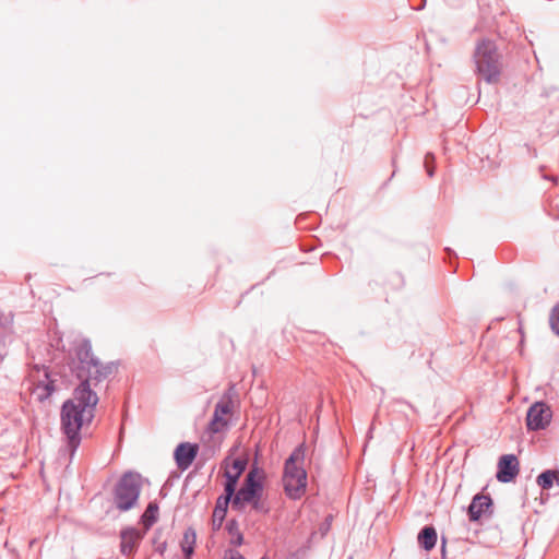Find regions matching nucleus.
I'll use <instances>...</instances> for the list:
<instances>
[{
    "label": "nucleus",
    "mask_w": 559,
    "mask_h": 559,
    "mask_svg": "<svg viewBox=\"0 0 559 559\" xmlns=\"http://www.w3.org/2000/svg\"><path fill=\"white\" fill-rule=\"evenodd\" d=\"M445 544H447V539L444 536L441 537V554H442V557L445 556Z\"/></svg>",
    "instance_id": "nucleus-28"
},
{
    "label": "nucleus",
    "mask_w": 559,
    "mask_h": 559,
    "mask_svg": "<svg viewBox=\"0 0 559 559\" xmlns=\"http://www.w3.org/2000/svg\"><path fill=\"white\" fill-rule=\"evenodd\" d=\"M248 465V461L246 459L237 457L233 461V468L235 469V474L239 477L246 471Z\"/></svg>",
    "instance_id": "nucleus-26"
},
{
    "label": "nucleus",
    "mask_w": 559,
    "mask_h": 559,
    "mask_svg": "<svg viewBox=\"0 0 559 559\" xmlns=\"http://www.w3.org/2000/svg\"><path fill=\"white\" fill-rule=\"evenodd\" d=\"M214 412L221 416H226L233 412V400L229 393H225L216 403Z\"/></svg>",
    "instance_id": "nucleus-23"
},
{
    "label": "nucleus",
    "mask_w": 559,
    "mask_h": 559,
    "mask_svg": "<svg viewBox=\"0 0 559 559\" xmlns=\"http://www.w3.org/2000/svg\"><path fill=\"white\" fill-rule=\"evenodd\" d=\"M537 485L544 489L549 490L556 483L559 486V469H545L536 478Z\"/></svg>",
    "instance_id": "nucleus-19"
},
{
    "label": "nucleus",
    "mask_w": 559,
    "mask_h": 559,
    "mask_svg": "<svg viewBox=\"0 0 559 559\" xmlns=\"http://www.w3.org/2000/svg\"><path fill=\"white\" fill-rule=\"evenodd\" d=\"M98 401L97 393L85 385L76 386L73 390L72 397L66 400L61 405L60 430L64 436L70 461H72L81 444L83 426L90 425L95 417Z\"/></svg>",
    "instance_id": "nucleus-1"
},
{
    "label": "nucleus",
    "mask_w": 559,
    "mask_h": 559,
    "mask_svg": "<svg viewBox=\"0 0 559 559\" xmlns=\"http://www.w3.org/2000/svg\"><path fill=\"white\" fill-rule=\"evenodd\" d=\"M264 479V472L254 463L231 500V509L237 512H242L247 506H251L254 512L267 514L270 507L262 500Z\"/></svg>",
    "instance_id": "nucleus-2"
},
{
    "label": "nucleus",
    "mask_w": 559,
    "mask_h": 559,
    "mask_svg": "<svg viewBox=\"0 0 559 559\" xmlns=\"http://www.w3.org/2000/svg\"><path fill=\"white\" fill-rule=\"evenodd\" d=\"M158 503L156 501H151L144 513L140 518L141 524L144 526V531H148L158 520Z\"/></svg>",
    "instance_id": "nucleus-17"
},
{
    "label": "nucleus",
    "mask_w": 559,
    "mask_h": 559,
    "mask_svg": "<svg viewBox=\"0 0 559 559\" xmlns=\"http://www.w3.org/2000/svg\"><path fill=\"white\" fill-rule=\"evenodd\" d=\"M199 452V444L191 442L179 443L174 451V460L180 471L188 469L195 460Z\"/></svg>",
    "instance_id": "nucleus-11"
},
{
    "label": "nucleus",
    "mask_w": 559,
    "mask_h": 559,
    "mask_svg": "<svg viewBox=\"0 0 559 559\" xmlns=\"http://www.w3.org/2000/svg\"><path fill=\"white\" fill-rule=\"evenodd\" d=\"M549 324L551 331L559 336V302H557L550 310Z\"/></svg>",
    "instance_id": "nucleus-24"
},
{
    "label": "nucleus",
    "mask_w": 559,
    "mask_h": 559,
    "mask_svg": "<svg viewBox=\"0 0 559 559\" xmlns=\"http://www.w3.org/2000/svg\"><path fill=\"white\" fill-rule=\"evenodd\" d=\"M227 533L231 536L230 544L235 547H239L243 544V534L239 530V523L236 519L227 521L225 526Z\"/></svg>",
    "instance_id": "nucleus-21"
},
{
    "label": "nucleus",
    "mask_w": 559,
    "mask_h": 559,
    "mask_svg": "<svg viewBox=\"0 0 559 559\" xmlns=\"http://www.w3.org/2000/svg\"><path fill=\"white\" fill-rule=\"evenodd\" d=\"M306 459L305 443L298 444L285 460L283 486L289 499H300L307 489V472L304 466Z\"/></svg>",
    "instance_id": "nucleus-3"
},
{
    "label": "nucleus",
    "mask_w": 559,
    "mask_h": 559,
    "mask_svg": "<svg viewBox=\"0 0 559 559\" xmlns=\"http://www.w3.org/2000/svg\"><path fill=\"white\" fill-rule=\"evenodd\" d=\"M44 379L37 381L34 393L39 402L48 400L56 391L55 380L51 379V372L48 367L43 366Z\"/></svg>",
    "instance_id": "nucleus-12"
},
{
    "label": "nucleus",
    "mask_w": 559,
    "mask_h": 559,
    "mask_svg": "<svg viewBox=\"0 0 559 559\" xmlns=\"http://www.w3.org/2000/svg\"><path fill=\"white\" fill-rule=\"evenodd\" d=\"M197 543V533L192 527H188L183 533L181 540V550L186 559H191L194 554Z\"/></svg>",
    "instance_id": "nucleus-18"
},
{
    "label": "nucleus",
    "mask_w": 559,
    "mask_h": 559,
    "mask_svg": "<svg viewBox=\"0 0 559 559\" xmlns=\"http://www.w3.org/2000/svg\"><path fill=\"white\" fill-rule=\"evenodd\" d=\"M13 313L0 309V362L7 356L5 338L13 333Z\"/></svg>",
    "instance_id": "nucleus-13"
},
{
    "label": "nucleus",
    "mask_w": 559,
    "mask_h": 559,
    "mask_svg": "<svg viewBox=\"0 0 559 559\" xmlns=\"http://www.w3.org/2000/svg\"><path fill=\"white\" fill-rule=\"evenodd\" d=\"M551 411L547 403L535 402L527 411L526 426L528 430L538 431L545 429L551 420Z\"/></svg>",
    "instance_id": "nucleus-8"
},
{
    "label": "nucleus",
    "mask_w": 559,
    "mask_h": 559,
    "mask_svg": "<svg viewBox=\"0 0 559 559\" xmlns=\"http://www.w3.org/2000/svg\"><path fill=\"white\" fill-rule=\"evenodd\" d=\"M417 540L419 546L426 550L430 551L435 548L437 540H438V534L437 530L432 525H425L418 533Z\"/></svg>",
    "instance_id": "nucleus-15"
},
{
    "label": "nucleus",
    "mask_w": 559,
    "mask_h": 559,
    "mask_svg": "<svg viewBox=\"0 0 559 559\" xmlns=\"http://www.w3.org/2000/svg\"><path fill=\"white\" fill-rule=\"evenodd\" d=\"M159 539V534L158 533H155V536L153 538V544L157 546V544H159L160 542H158Z\"/></svg>",
    "instance_id": "nucleus-29"
},
{
    "label": "nucleus",
    "mask_w": 559,
    "mask_h": 559,
    "mask_svg": "<svg viewBox=\"0 0 559 559\" xmlns=\"http://www.w3.org/2000/svg\"><path fill=\"white\" fill-rule=\"evenodd\" d=\"M225 483H224V493L219 497H223L224 499H230L233 500L236 496V492L238 491L237 486L239 483V476L235 473H230L229 471H226L225 474Z\"/></svg>",
    "instance_id": "nucleus-20"
},
{
    "label": "nucleus",
    "mask_w": 559,
    "mask_h": 559,
    "mask_svg": "<svg viewBox=\"0 0 559 559\" xmlns=\"http://www.w3.org/2000/svg\"><path fill=\"white\" fill-rule=\"evenodd\" d=\"M543 178L546 179V180H551L554 182H557V179L555 177H552V176L544 175Z\"/></svg>",
    "instance_id": "nucleus-30"
},
{
    "label": "nucleus",
    "mask_w": 559,
    "mask_h": 559,
    "mask_svg": "<svg viewBox=\"0 0 559 559\" xmlns=\"http://www.w3.org/2000/svg\"><path fill=\"white\" fill-rule=\"evenodd\" d=\"M229 504H231L230 499L226 500L223 497H217L212 519V530L214 532H217L222 528L223 523L226 519V514L228 512Z\"/></svg>",
    "instance_id": "nucleus-14"
},
{
    "label": "nucleus",
    "mask_w": 559,
    "mask_h": 559,
    "mask_svg": "<svg viewBox=\"0 0 559 559\" xmlns=\"http://www.w3.org/2000/svg\"><path fill=\"white\" fill-rule=\"evenodd\" d=\"M520 472V463L514 454H503L497 464L496 478L498 481L507 484L513 481Z\"/></svg>",
    "instance_id": "nucleus-10"
},
{
    "label": "nucleus",
    "mask_w": 559,
    "mask_h": 559,
    "mask_svg": "<svg viewBox=\"0 0 559 559\" xmlns=\"http://www.w3.org/2000/svg\"><path fill=\"white\" fill-rule=\"evenodd\" d=\"M98 364V357L93 353L90 338L80 337L73 342V357L69 364L71 372L80 380L78 386L91 388V377Z\"/></svg>",
    "instance_id": "nucleus-6"
},
{
    "label": "nucleus",
    "mask_w": 559,
    "mask_h": 559,
    "mask_svg": "<svg viewBox=\"0 0 559 559\" xmlns=\"http://www.w3.org/2000/svg\"><path fill=\"white\" fill-rule=\"evenodd\" d=\"M142 476L138 472H124L112 488V504L120 512L132 510L139 502Z\"/></svg>",
    "instance_id": "nucleus-5"
},
{
    "label": "nucleus",
    "mask_w": 559,
    "mask_h": 559,
    "mask_svg": "<svg viewBox=\"0 0 559 559\" xmlns=\"http://www.w3.org/2000/svg\"><path fill=\"white\" fill-rule=\"evenodd\" d=\"M424 167L429 177H433L435 175V155L432 153H427L424 159Z\"/></svg>",
    "instance_id": "nucleus-25"
},
{
    "label": "nucleus",
    "mask_w": 559,
    "mask_h": 559,
    "mask_svg": "<svg viewBox=\"0 0 559 559\" xmlns=\"http://www.w3.org/2000/svg\"><path fill=\"white\" fill-rule=\"evenodd\" d=\"M117 369V365L114 361H109L103 364L98 359V364H96L94 371L92 372L91 381H94L95 384L106 380L109 376H111Z\"/></svg>",
    "instance_id": "nucleus-16"
},
{
    "label": "nucleus",
    "mask_w": 559,
    "mask_h": 559,
    "mask_svg": "<svg viewBox=\"0 0 559 559\" xmlns=\"http://www.w3.org/2000/svg\"><path fill=\"white\" fill-rule=\"evenodd\" d=\"M493 500L489 493L478 492L467 507L468 520L473 523L479 522L483 518L490 519L493 514Z\"/></svg>",
    "instance_id": "nucleus-7"
},
{
    "label": "nucleus",
    "mask_w": 559,
    "mask_h": 559,
    "mask_svg": "<svg viewBox=\"0 0 559 559\" xmlns=\"http://www.w3.org/2000/svg\"><path fill=\"white\" fill-rule=\"evenodd\" d=\"M145 534L146 531H140L134 526L123 527L119 533L120 552L126 557H133Z\"/></svg>",
    "instance_id": "nucleus-9"
},
{
    "label": "nucleus",
    "mask_w": 559,
    "mask_h": 559,
    "mask_svg": "<svg viewBox=\"0 0 559 559\" xmlns=\"http://www.w3.org/2000/svg\"><path fill=\"white\" fill-rule=\"evenodd\" d=\"M261 559H267V558L264 556V557H262Z\"/></svg>",
    "instance_id": "nucleus-33"
},
{
    "label": "nucleus",
    "mask_w": 559,
    "mask_h": 559,
    "mask_svg": "<svg viewBox=\"0 0 559 559\" xmlns=\"http://www.w3.org/2000/svg\"><path fill=\"white\" fill-rule=\"evenodd\" d=\"M444 250L447 251V253H448L449 255H452V254H453L454 257H456V255H455V253H454V251H453L451 248H445Z\"/></svg>",
    "instance_id": "nucleus-31"
},
{
    "label": "nucleus",
    "mask_w": 559,
    "mask_h": 559,
    "mask_svg": "<svg viewBox=\"0 0 559 559\" xmlns=\"http://www.w3.org/2000/svg\"><path fill=\"white\" fill-rule=\"evenodd\" d=\"M476 74L488 84H497L501 76L502 61L497 45L490 39H481L474 51Z\"/></svg>",
    "instance_id": "nucleus-4"
},
{
    "label": "nucleus",
    "mask_w": 559,
    "mask_h": 559,
    "mask_svg": "<svg viewBox=\"0 0 559 559\" xmlns=\"http://www.w3.org/2000/svg\"><path fill=\"white\" fill-rule=\"evenodd\" d=\"M166 548H167V543L166 542H160L159 544H157L155 550L157 552H159L160 555H163L165 552Z\"/></svg>",
    "instance_id": "nucleus-27"
},
{
    "label": "nucleus",
    "mask_w": 559,
    "mask_h": 559,
    "mask_svg": "<svg viewBox=\"0 0 559 559\" xmlns=\"http://www.w3.org/2000/svg\"><path fill=\"white\" fill-rule=\"evenodd\" d=\"M230 559H245V557L240 554H236L235 556H233Z\"/></svg>",
    "instance_id": "nucleus-32"
},
{
    "label": "nucleus",
    "mask_w": 559,
    "mask_h": 559,
    "mask_svg": "<svg viewBox=\"0 0 559 559\" xmlns=\"http://www.w3.org/2000/svg\"><path fill=\"white\" fill-rule=\"evenodd\" d=\"M227 427H228V420L214 412L212 419L207 424L206 430L209 433H218Z\"/></svg>",
    "instance_id": "nucleus-22"
}]
</instances>
